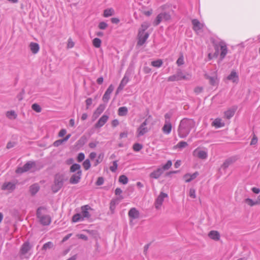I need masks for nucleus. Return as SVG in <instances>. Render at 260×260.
Masks as SVG:
<instances>
[{
  "instance_id": "37998d69",
  "label": "nucleus",
  "mask_w": 260,
  "mask_h": 260,
  "mask_svg": "<svg viewBox=\"0 0 260 260\" xmlns=\"http://www.w3.org/2000/svg\"><path fill=\"white\" fill-rule=\"evenodd\" d=\"M133 148L135 151L138 152L142 149L143 145L140 143H135L134 144Z\"/></svg>"
},
{
  "instance_id": "c756f323",
  "label": "nucleus",
  "mask_w": 260,
  "mask_h": 260,
  "mask_svg": "<svg viewBox=\"0 0 260 260\" xmlns=\"http://www.w3.org/2000/svg\"><path fill=\"white\" fill-rule=\"evenodd\" d=\"M6 115L7 117L10 119H15L17 116V114L13 110L7 111L6 112Z\"/></svg>"
},
{
  "instance_id": "7ed1b4c3",
  "label": "nucleus",
  "mask_w": 260,
  "mask_h": 260,
  "mask_svg": "<svg viewBox=\"0 0 260 260\" xmlns=\"http://www.w3.org/2000/svg\"><path fill=\"white\" fill-rule=\"evenodd\" d=\"M89 210H91V207L88 205H84L81 208V213H77L72 217V221L73 222H77L80 221L84 220V218H89L90 214L88 212Z\"/></svg>"
},
{
  "instance_id": "49530a36",
  "label": "nucleus",
  "mask_w": 260,
  "mask_h": 260,
  "mask_svg": "<svg viewBox=\"0 0 260 260\" xmlns=\"http://www.w3.org/2000/svg\"><path fill=\"white\" fill-rule=\"evenodd\" d=\"M31 108L33 110L38 113L41 111V107L37 104H32L31 106Z\"/></svg>"
},
{
  "instance_id": "f03ea898",
  "label": "nucleus",
  "mask_w": 260,
  "mask_h": 260,
  "mask_svg": "<svg viewBox=\"0 0 260 260\" xmlns=\"http://www.w3.org/2000/svg\"><path fill=\"white\" fill-rule=\"evenodd\" d=\"M47 209L45 207H39L36 211L37 218L39 223L44 226L49 225L51 222V218L47 214Z\"/></svg>"
},
{
  "instance_id": "c03bdc74",
  "label": "nucleus",
  "mask_w": 260,
  "mask_h": 260,
  "mask_svg": "<svg viewBox=\"0 0 260 260\" xmlns=\"http://www.w3.org/2000/svg\"><path fill=\"white\" fill-rule=\"evenodd\" d=\"M172 161L171 160H168L167 163L164 165L162 168H160L161 169H163V172L165 170H167L168 169H169L172 166Z\"/></svg>"
},
{
  "instance_id": "a18cd8bd",
  "label": "nucleus",
  "mask_w": 260,
  "mask_h": 260,
  "mask_svg": "<svg viewBox=\"0 0 260 260\" xmlns=\"http://www.w3.org/2000/svg\"><path fill=\"white\" fill-rule=\"evenodd\" d=\"M83 166L85 170H88L91 166L89 160L88 159H86L83 163Z\"/></svg>"
},
{
  "instance_id": "5fc2aeb1",
  "label": "nucleus",
  "mask_w": 260,
  "mask_h": 260,
  "mask_svg": "<svg viewBox=\"0 0 260 260\" xmlns=\"http://www.w3.org/2000/svg\"><path fill=\"white\" fill-rule=\"evenodd\" d=\"M176 63L179 66L182 65L184 63V59L183 55H181L178 58Z\"/></svg>"
},
{
  "instance_id": "864d4df0",
  "label": "nucleus",
  "mask_w": 260,
  "mask_h": 260,
  "mask_svg": "<svg viewBox=\"0 0 260 260\" xmlns=\"http://www.w3.org/2000/svg\"><path fill=\"white\" fill-rule=\"evenodd\" d=\"M84 158H85L84 154L82 152L79 153L78 155L77 160L78 162H81L82 160H83Z\"/></svg>"
},
{
  "instance_id": "4be33fe9",
  "label": "nucleus",
  "mask_w": 260,
  "mask_h": 260,
  "mask_svg": "<svg viewBox=\"0 0 260 260\" xmlns=\"http://www.w3.org/2000/svg\"><path fill=\"white\" fill-rule=\"evenodd\" d=\"M191 22L193 25V29L194 30L197 31L202 29L203 27V24L201 23L200 22L198 19H193Z\"/></svg>"
},
{
  "instance_id": "423d86ee",
  "label": "nucleus",
  "mask_w": 260,
  "mask_h": 260,
  "mask_svg": "<svg viewBox=\"0 0 260 260\" xmlns=\"http://www.w3.org/2000/svg\"><path fill=\"white\" fill-rule=\"evenodd\" d=\"M63 184V176L60 175H57L55 177L54 184L52 187L53 192H57L61 188Z\"/></svg>"
},
{
  "instance_id": "ea45409f",
  "label": "nucleus",
  "mask_w": 260,
  "mask_h": 260,
  "mask_svg": "<svg viewBox=\"0 0 260 260\" xmlns=\"http://www.w3.org/2000/svg\"><path fill=\"white\" fill-rule=\"evenodd\" d=\"M54 246L53 243L52 242H48L44 244V245L42 247V250H47L48 249H51Z\"/></svg>"
},
{
  "instance_id": "20e7f679",
  "label": "nucleus",
  "mask_w": 260,
  "mask_h": 260,
  "mask_svg": "<svg viewBox=\"0 0 260 260\" xmlns=\"http://www.w3.org/2000/svg\"><path fill=\"white\" fill-rule=\"evenodd\" d=\"M32 248V246L30 245L28 242H24L21 246L20 251L19 255L21 258H28L30 255V254H28L29 251Z\"/></svg>"
},
{
  "instance_id": "4468645a",
  "label": "nucleus",
  "mask_w": 260,
  "mask_h": 260,
  "mask_svg": "<svg viewBox=\"0 0 260 260\" xmlns=\"http://www.w3.org/2000/svg\"><path fill=\"white\" fill-rule=\"evenodd\" d=\"M82 171H78L76 173L73 174L70 179V183L72 184H77L81 179Z\"/></svg>"
},
{
  "instance_id": "f3484780",
  "label": "nucleus",
  "mask_w": 260,
  "mask_h": 260,
  "mask_svg": "<svg viewBox=\"0 0 260 260\" xmlns=\"http://www.w3.org/2000/svg\"><path fill=\"white\" fill-rule=\"evenodd\" d=\"M237 160L235 157H231L226 159L222 165L221 166V169L225 170L230 166L234 164Z\"/></svg>"
},
{
  "instance_id": "7c9ffc66",
  "label": "nucleus",
  "mask_w": 260,
  "mask_h": 260,
  "mask_svg": "<svg viewBox=\"0 0 260 260\" xmlns=\"http://www.w3.org/2000/svg\"><path fill=\"white\" fill-rule=\"evenodd\" d=\"M212 125L216 128L221 127L224 126V123L221 122L219 118L215 119L212 123Z\"/></svg>"
},
{
  "instance_id": "a19ab883",
  "label": "nucleus",
  "mask_w": 260,
  "mask_h": 260,
  "mask_svg": "<svg viewBox=\"0 0 260 260\" xmlns=\"http://www.w3.org/2000/svg\"><path fill=\"white\" fill-rule=\"evenodd\" d=\"M119 181L123 184H126L128 182V178L126 176L122 175L119 176Z\"/></svg>"
},
{
  "instance_id": "5701e85b",
  "label": "nucleus",
  "mask_w": 260,
  "mask_h": 260,
  "mask_svg": "<svg viewBox=\"0 0 260 260\" xmlns=\"http://www.w3.org/2000/svg\"><path fill=\"white\" fill-rule=\"evenodd\" d=\"M128 216L133 219H136L139 217V212L135 208H132L128 211Z\"/></svg>"
},
{
  "instance_id": "3c124183",
  "label": "nucleus",
  "mask_w": 260,
  "mask_h": 260,
  "mask_svg": "<svg viewBox=\"0 0 260 260\" xmlns=\"http://www.w3.org/2000/svg\"><path fill=\"white\" fill-rule=\"evenodd\" d=\"M108 26V24L105 22H101L99 24V28L101 29H105Z\"/></svg>"
},
{
  "instance_id": "b1692460",
  "label": "nucleus",
  "mask_w": 260,
  "mask_h": 260,
  "mask_svg": "<svg viewBox=\"0 0 260 260\" xmlns=\"http://www.w3.org/2000/svg\"><path fill=\"white\" fill-rule=\"evenodd\" d=\"M106 105L105 104H101L95 110L93 113V116L97 118L105 109Z\"/></svg>"
},
{
  "instance_id": "aec40b11",
  "label": "nucleus",
  "mask_w": 260,
  "mask_h": 260,
  "mask_svg": "<svg viewBox=\"0 0 260 260\" xmlns=\"http://www.w3.org/2000/svg\"><path fill=\"white\" fill-rule=\"evenodd\" d=\"M109 117L106 115H103L96 122L95 125V126L96 128H99L103 126L106 122L107 121Z\"/></svg>"
},
{
  "instance_id": "6e6552de",
  "label": "nucleus",
  "mask_w": 260,
  "mask_h": 260,
  "mask_svg": "<svg viewBox=\"0 0 260 260\" xmlns=\"http://www.w3.org/2000/svg\"><path fill=\"white\" fill-rule=\"evenodd\" d=\"M35 166V162L29 161L26 162L22 167H19L17 169L16 172L18 174H21L29 171L31 168Z\"/></svg>"
},
{
  "instance_id": "0e129e2a",
  "label": "nucleus",
  "mask_w": 260,
  "mask_h": 260,
  "mask_svg": "<svg viewBox=\"0 0 260 260\" xmlns=\"http://www.w3.org/2000/svg\"><path fill=\"white\" fill-rule=\"evenodd\" d=\"M203 90V88L201 87H197L194 88V91L197 93L199 94L201 93Z\"/></svg>"
},
{
  "instance_id": "338daca9",
  "label": "nucleus",
  "mask_w": 260,
  "mask_h": 260,
  "mask_svg": "<svg viewBox=\"0 0 260 260\" xmlns=\"http://www.w3.org/2000/svg\"><path fill=\"white\" fill-rule=\"evenodd\" d=\"M15 146V143L14 142H9L8 143L7 145V149H10L12 147H13Z\"/></svg>"
},
{
  "instance_id": "13d9d810",
  "label": "nucleus",
  "mask_w": 260,
  "mask_h": 260,
  "mask_svg": "<svg viewBox=\"0 0 260 260\" xmlns=\"http://www.w3.org/2000/svg\"><path fill=\"white\" fill-rule=\"evenodd\" d=\"M104 180L103 177H99L96 181V184L97 185H101L104 183Z\"/></svg>"
},
{
  "instance_id": "e433bc0d",
  "label": "nucleus",
  "mask_w": 260,
  "mask_h": 260,
  "mask_svg": "<svg viewBox=\"0 0 260 260\" xmlns=\"http://www.w3.org/2000/svg\"><path fill=\"white\" fill-rule=\"evenodd\" d=\"M102 41L99 38H94L92 40V44L95 48H100L101 46Z\"/></svg>"
},
{
  "instance_id": "8fccbe9b",
  "label": "nucleus",
  "mask_w": 260,
  "mask_h": 260,
  "mask_svg": "<svg viewBox=\"0 0 260 260\" xmlns=\"http://www.w3.org/2000/svg\"><path fill=\"white\" fill-rule=\"evenodd\" d=\"M128 81V78L126 77L125 76H124L123 79H122L120 84L121 85H123V86H125L126 84L127 83Z\"/></svg>"
},
{
  "instance_id": "09e8293b",
  "label": "nucleus",
  "mask_w": 260,
  "mask_h": 260,
  "mask_svg": "<svg viewBox=\"0 0 260 260\" xmlns=\"http://www.w3.org/2000/svg\"><path fill=\"white\" fill-rule=\"evenodd\" d=\"M117 166H118V165H117V161H114L113 162V166H111L110 167V170L113 172H114L116 171V170H117Z\"/></svg>"
},
{
  "instance_id": "2f4dec72",
  "label": "nucleus",
  "mask_w": 260,
  "mask_h": 260,
  "mask_svg": "<svg viewBox=\"0 0 260 260\" xmlns=\"http://www.w3.org/2000/svg\"><path fill=\"white\" fill-rule=\"evenodd\" d=\"M128 112L126 107H121L118 109V115L121 116H125Z\"/></svg>"
},
{
  "instance_id": "a878e982",
  "label": "nucleus",
  "mask_w": 260,
  "mask_h": 260,
  "mask_svg": "<svg viewBox=\"0 0 260 260\" xmlns=\"http://www.w3.org/2000/svg\"><path fill=\"white\" fill-rule=\"evenodd\" d=\"M172 130V124L171 123H165L164 126L162 128V131L165 134L168 135L170 134Z\"/></svg>"
},
{
  "instance_id": "6e6d98bb",
  "label": "nucleus",
  "mask_w": 260,
  "mask_h": 260,
  "mask_svg": "<svg viewBox=\"0 0 260 260\" xmlns=\"http://www.w3.org/2000/svg\"><path fill=\"white\" fill-rule=\"evenodd\" d=\"M189 196L190 197L193 198V199H194L196 198V190L194 189L193 188H190V190H189Z\"/></svg>"
},
{
  "instance_id": "bb28decb",
  "label": "nucleus",
  "mask_w": 260,
  "mask_h": 260,
  "mask_svg": "<svg viewBox=\"0 0 260 260\" xmlns=\"http://www.w3.org/2000/svg\"><path fill=\"white\" fill-rule=\"evenodd\" d=\"M29 48L32 53L34 54L38 53L40 48L39 44L34 42L30 43L29 44Z\"/></svg>"
},
{
  "instance_id": "bf43d9fd",
  "label": "nucleus",
  "mask_w": 260,
  "mask_h": 260,
  "mask_svg": "<svg viewBox=\"0 0 260 260\" xmlns=\"http://www.w3.org/2000/svg\"><path fill=\"white\" fill-rule=\"evenodd\" d=\"M257 138L255 136V135H254L251 141L250 145H255L257 143Z\"/></svg>"
},
{
  "instance_id": "72a5a7b5",
  "label": "nucleus",
  "mask_w": 260,
  "mask_h": 260,
  "mask_svg": "<svg viewBox=\"0 0 260 260\" xmlns=\"http://www.w3.org/2000/svg\"><path fill=\"white\" fill-rule=\"evenodd\" d=\"M235 110L229 109L224 112V116L227 119H230L234 116Z\"/></svg>"
},
{
  "instance_id": "ddd939ff",
  "label": "nucleus",
  "mask_w": 260,
  "mask_h": 260,
  "mask_svg": "<svg viewBox=\"0 0 260 260\" xmlns=\"http://www.w3.org/2000/svg\"><path fill=\"white\" fill-rule=\"evenodd\" d=\"M168 197V194L166 193L162 192H161L160 193L159 195L158 196L157 198L155 201V206L157 209L160 208V206H161L164 201V199L165 198H167Z\"/></svg>"
},
{
  "instance_id": "de8ad7c7",
  "label": "nucleus",
  "mask_w": 260,
  "mask_h": 260,
  "mask_svg": "<svg viewBox=\"0 0 260 260\" xmlns=\"http://www.w3.org/2000/svg\"><path fill=\"white\" fill-rule=\"evenodd\" d=\"M187 145L188 144L187 142L184 141H180L177 144L176 147L179 148H183L186 147Z\"/></svg>"
},
{
  "instance_id": "69168bd1",
  "label": "nucleus",
  "mask_w": 260,
  "mask_h": 260,
  "mask_svg": "<svg viewBox=\"0 0 260 260\" xmlns=\"http://www.w3.org/2000/svg\"><path fill=\"white\" fill-rule=\"evenodd\" d=\"M251 190L253 192L256 194H258L259 193H260V189L258 188L252 187L251 188Z\"/></svg>"
},
{
  "instance_id": "412c9836",
  "label": "nucleus",
  "mask_w": 260,
  "mask_h": 260,
  "mask_svg": "<svg viewBox=\"0 0 260 260\" xmlns=\"http://www.w3.org/2000/svg\"><path fill=\"white\" fill-rule=\"evenodd\" d=\"M199 175V173L198 172H196L192 174H186L184 175L183 178L185 180L186 182H190L193 179H194L198 176Z\"/></svg>"
},
{
  "instance_id": "f8f14e48",
  "label": "nucleus",
  "mask_w": 260,
  "mask_h": 260,
  "mask_svg": "<svg viewBox=\"0 0 260 260\" xmlns=\"http://www.w3.org/2000/svg\"><path fill=\"white\" fill-rule=\"evenodd\" d=\"M205 77L206 79L209 80L210 85L216 86L218 84V80L215 73H212L211 75L205 74Z\"/></svg>"
},
{
  "instance_id": "052dcab7",
  "label": "nucleus",
  "mask_w": 260,
  "mask_h": 260,
  "mask_svg": "<svg viewBox=\"0 0 260 260\" xmlns=\"http://www.w3.org/2000/svg\"><path fill=\"white\" fill-rule=\"evenodd\" d=\"M85 102L86 104V109H88L89 106L92 104V100L91 98H88Z\"/></svg>"
},
{
  "instance_id": "1a4fd4ad",
  "label": "nucleus",
  "mask_w": 260,
  "mask_h": 260,
  "mask_svg": "<svg viewBox=\"0 0 260 260\" xmlns=\"http://www.w3.org/2000/svg\"><path fill=\"white\" fill-rule=\"evenodd\" d=\"M185 79H186L185 75L183 74L181 70H178L176 74L171 76L168 78V81L172 82Z\"/></svg>"
},
{
  "instance_id": "393cba45",
  "label": "nucleus",
  "mask_w": 260,
  "mask_h": 260,
  "mask_svg": "<svg viewBox=\"0 0 260 260\" xmlns=\"http://www.w3.org/2000/svg\"><path fill=\"white\" fill-rule=\"evenodd\" d=\"M208 236L215 241H218L220 239V234L218 232L216 231H210L208 234Z\"/></svg>"
},
{
  "instance_id": "a211bd4d",
  "label": "nucleus",
  "mask_w": 260,
  "mask_h": 260,
  "mask_svg": "<svg viewBox=\"0 0 260 260\" xmlns=\"http://www.w3.org/2000/svg\"><path fill=\"white\" fill-rule=\"evenodd\" d=\"M15 188L16 184L11 182H5L2 186V189L3 190H8L10 191L14 190Z\"/></svg>"
},
{
  "instance_id": "4d7b16f0",
  "label": "nucleus",
  "mask_w": 260,
  "mask_h": 260,
  "mask_svg": "<svg viewBox=\"0 0 260 260\" xmlns=\"http://www.w3.org/2000/svg\"><path fill=\"white\" fill-rule=\"evenodd\" d=\"M68 48H71L74 46V43L72 41L71 39H69L68 40Z\"/></svg>"
},
{
  "instance_id": "9b49d317",
  "label": "nucleus",
  "mask_w": 260,
  "mask_h": 260,
  "mask_svg": "<svg viewBox=\"0 0 260 260\" xmlns=\"http://www.w3.org/2000/svg\"><path fill=\"white\" fill-rule=\"evenodd\" d=\"M149 34L148 32H143V31H139L138 37V41L137 42V45L139 46L143 45L147 39L149 37Z\"/></svg>"
},
{
  "instance_id": "9d476101",
  "label": "nucleus",
  "mask_w": 260,
  "mask_h": 260,
  "mask_svg": "<svg viewBox=\"0 0 260 260\" xmlns=\"http://www.w3.org/2000/svg\"><path fill=\"white\" fill-rule=\"evenodd\" d=\"M193 155L201 159H205L208 156L207 152L198 148L193 151Z\"/></svg>"
},
{
  "instance_id": "6ab92c4d",
  "label": "nucleus",
  "mask_w": 260,
  "mask_h": 260,
  "mask_svg": "<svg viewBox=\"0 0 260 260\" xmlns=\"http://www.w3.org/2000/svg\"><path fill=\"white\" fill-rule=\"evenodd\" d=\"M163 173V169L161 168H157L156 170L151 172L149 176L151 178L158 179Z\"/></svg>"
},
{
  "instance_id": "0eeeda50",
  "label": "nucleus",
  "mask_w": 260,
  "mask_h": 260,
  "mask_svg": "<svg viewBox=\"0 0 260 260\" xmlns=\"http://www.w3.org/2000/svg\"><path fill=\"white\" fill-rule=\"evenodd\" d=\"M171 19V16L169 13L167 12L161 13L156 17L153 24L154 26L158 25L162 20L167 21Z\"/></svg>"
},
{
  "instance_id": "79ce46f5",
  "label": "nucleus",
  "mask_w": 260,
  "mask_h": 260,
  "mask_svg": "<svg viewBox=\"0 0 260 260\" xmlns=\"http://www.w3.org/2000/svg\"><path fill=\"white\" fill-rule=\"evenodd\" d=\"M104 155L103 153H101L98 156V158L95 160L94 166H96L99 164L101 162L103 159Z\"/></svg>"
},
{
  "instance_id": "680f3d73",
  "label": "nucleus",
  "mask_w": 260,
  "mask_h": 260,
  "mask_svg": "<svg viewBox=\"0 0 260 260\" xmlns=\"http://www.w3.org/2000/svg\"><path fill=\"white\" fill-rule=\"evenodd\" d=\"M62 143H63V142L61 139L55 141L53 143V146L55 147H58V146H60L61 144H62Z\"/></svg>"
},
{
  "instance_id": "dca6fc26",
  "label": "nucleus",
  "mask_w": 260,
  "mask_h": 260,
  "mask_svg": "<svg viewBox=\"0 0 260 260\" xmlns=\"http://www.w3.org/2000/svg\"><path fill=\"white\" fill-rule=\"evenodd\" d=\"M225 79L231 81L232 82L237 84L239 81V76L237 72L235 70H233L230 74L226 77Z\"/></svg>"
},
{
  "instance_id": "c9c22d12",
  "label": "nucleus",
  "mask_w": 260,
  "mask_h": 260,
  "mask_svg": "<svg viewBox=\"0 0 260 260\" xmlns=\"http://www.w3.org/2000/svg\"><path fill=\"white\" fill-rule=\"evenodd\" d=\"M80 165L77 164H74L70 167V172H75L76 171H81L80 170Z\"/></svg>"
},
{
  "instance_id": "2eb2a0df",
  "label": "nucleus",
  "mask_w": 260,
  "mask_h": 260,
  "mask_svg": "<svg viewBox=\"0 0 260 260\" xmlns=\"http://www.w3.org/2000/svg\"><path fill=\"white\" fill-rule=\"evenodd\" d=\"M114 90V86L111 84L110 85L103 96V101L105 103H108L110 99V95Z\"/></svg>"
},
{
  "instance_id": "e2e57ef3",
  "label": "nucleus",
  "mask_w": 260,
  "mask_h": 260,
  "mask_svg": "<svg viewBox=\"0 0 260 260\" xmlns=\"http://www.w3.org/2000/svg\"><path fill=\"white\" fill-rule=\"evenodd\" d=\"M67 133V131L65 129H61L58 134V136L60 137H62L64 136Z\"/></svg>"
},
{
  "instance_id": "cd10ccee",
  "label": "nucleus",
  "mask_w": 260,
  "mask_h": 260,
  "mask_svg": "<svg viewBox=\"0 0 260 260\" xmlns=\"http://www.w3.org/2000/svg\"><path fill=\"white\" fill-rule=\"evenodd\" d=\"M220 50L221 52L220 54V57L221 59H223L228 53V49L226 45L225 44H221L220 45Z\"/></svg>"
},
{
  "instance_id": "603ef678",
  "label": "nucleus",
  "mask_w": 260,
  "mask_h": 260,
  "mask_svg": "<svg viewBox=\"0 0 260 260\" xmlns=\"http://www.w3.org/2000/svg\"><path fill=\"white\" fill-rule=\"evenodd\" d=\"M172 116V114L169 113H167L165 115V122L166 123H171L170 122V118Z\"/></svg>"
},
{
  "instance_id": "774afa93",
  "label": "nucleus",
  "mask_w": 260,
  "mask_h": 260,
  "mask_svg": "<svg viewBox=\"0 0 260 260\" xmlns=\"http://www.w3.org/2000/svg\"><path fill=\"white\" fill-rule=\"evenodd\" d=\"M111 22L114 24H117L119 22V19L117 18H112L111 19Z\"/></svg>"
},
{
  "instance_id": "4c0bfd02",
  "label": "nucleus",
  "mask_w": 260,
  "mask_h": 260,
  "mask_svg": "<svg viewBox=\"0 0 260 260\" xmlns=\"http://www.w3.org/2000/svg\"><path fill=\"white\" fill-rule=\"evenodd\" d=\"M150 26V24L148 22H143L141 26V28L139 31L145 32V31Z\"/></svg>"
},
{
  "instance_id": "c85d7f7f",
  "label": "nucleus",
  "mask_w": 260,
  "mask_h": 260,
  "mask_svg": "<svg viewBox=\"0 0 260 260\" xmlns=\"http://www.w3.org/2000/svg\"><path fill=\"white\" fill-rule=\"evenodd\" d=\"M40 189V187L37 184H34L29 187V191L32 196L36 194Z\"/></svg>"
},
{
  "instance_id": "39448f33",
  "label": "nucleus",
  "mask_w": 260,
  "mask_h": 260,
  "mask_svg": "<svg viewBox=\"0 0 260 260\" xmlns=\"http://www.w3.org/2000/svg\"><path fill=\"white\" fill-rule=\"evenodd\" d=\"M151 118V116L149 115L147 118H146L145 121L140 125V126L137 129V136L141 137L145 135L148 132V129L146 127L147 125L149 119Z\"/></svg>"
},
{
  "instance_id": "58836bf2",
  "label": "nucleus",
  "mask_w": 260,
  "mask_h": 260,
  "mask_svg": "<svg viewBox=\"0 0 260 260\" xmlns=\"http://www.w3.org/2000/svg\"><path fill=\"white\" fill-rule=\"evenodd\" d=\"M244 202L246 204H247L248 206H251V207L257 205V204H256L255 200L254 201L249 198H247V199H245Z\"/></svg>"
},
{
  "instance_id": "f257e3e1",
  "label": "nucleus",
  "mask_w": 260,
  "mask_h": 260,
  "mask_svg": "<svg viewBox=\"0 0 260 260\" xmlns=\"http://www.w3.org/2000/svg\"><path fill=\"white\" fill-rule=\"evenodd\" d=\"M195 126V122L192 119L183 118L180 122L178 128V136L181 138L186 137Z\"/></svg>"
},
{
  "instance_id": "473e14b6",
  "label": "nucleus",
  "mask_w": 260,
  "mask_h": 260,
  "mask_svg": "<svg viewBox=\"0 0 260 260\" xmlns=\"http://www.w3.org/2000/svg\"><path fill=\"white\" fill-rule=\"evenodd\" d=\"M114 14V10L111 8V9H106L104 11V16L105 17H108L111 16H112Z\"/></svg>"
},
{
  "instance_id": "f704fd0d",
  "label": "nucleus",
  "mask_w": 260,
  "mask_h": 260,
  "mask_svg": "<svg viewBox=\"0 0 260 260\" xmlns=\"http://www.w3.org/2000/svg\"><path fill=\"white\" fill-rule=\"evenodd\" d=\"M163 62L161 59L152 61L151 63V65L156 68H160L162 65Z\"/></svg>"
}]
</instances>
